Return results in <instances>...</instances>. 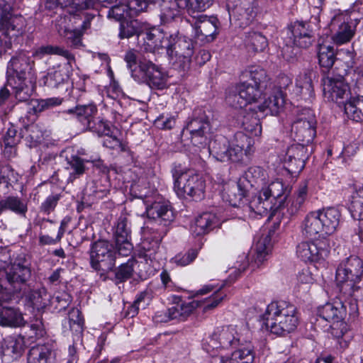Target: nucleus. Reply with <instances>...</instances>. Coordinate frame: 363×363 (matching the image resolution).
<instances>
[{
    "label": "nucleus",
    "instance_id": "f257e3e1",
    "mask_svg": "<svg viewBox=\"0 0 363 363\" xmlns=\"http://www.w3.org/2000/svg\"><path fill=\"white\" fill-rule=\"evenodd\" d=\"M264 318L271 333L282 336L294 331L298 323L296 308L284 301L270 303L267 307Z\"/></svg>",
    "mask_w": 363,
    "mask_h": 363
},
{
    "label": "nucleus",
    "instance_id": "f03ea898",
    "mask_svg": "<svg viewBox=\"0 0 363 363\" xmlns=\"http://www.w3.org/2000/svg\"><path fill=\"white\" fill-rule=\"evenodd\" d=\"M171 173L174 189L179 197L189 196L196 200L203 198L206 181L201 175L180 163L173 164Z\"/></svg>",
    "mask_w": 363,
    "mask_h": 363
},
{
    "label": "nucleus",
    "instance_id": "7ed1b4c3",
    "mask_svg": "<svg viewBox=\"0 0 363 363\" xmlns=\"http://www.w3.org/2000/svg\"><path fill=\"white\" fill-rule=\"evenodd\" d=\"M56 54L67 58L69 62L53 66L48 69L46 75L43 78V83L50 88H57L60 85L67 82L72 72L71 60H74V55L68 50L57 46H42L35 52V55L42 57L45 55Z\"/></svg>",
    "mask_w": 363,
    "mask_h": 363
},
{
    "label": "nucleus",
    "instance_id": "20e7f679",
    "mask_svg": "<svg viewBox=\"0 0 363 363\" xmlns=\"http://www.w3.org/2000/svg\"><path fill=\"white\" fill-rule=\"evenodd\" d=\"M287 191V186L284 185L280 179H276L272 182L267 186L262 187V189L250 200L246 206L250 211L254 212L259 216L267 215L271 211L276 203L274 201H279V205L277 208H281L284 200L282 196L285 195Z\"/></svg>",
    "mask_w": 363,
    "mask_h": 363
},
{
    "label": "nucleus",
    "instance_id": "39448f33",
    "mask_svg": "<svg viewBox=\"0 0 363 363\" xmlns=\"http://www.w3.org/2000/svg\"><path fill=\"white\" fill-rule=\"evenodd\" d=\"M363 273V262L357 256H350L341 263L336 270V281L340 291L352 295L359 289L357 284Z\"/></svg>",
    "mask_w": 363,
    "mask_h": 363
},
{
    "label": "nucleus",
    "instance_id": "423d86ee",
    "mask_svg": "<svg viewBox=\"0 0 363 363\" xmlns=\"http://www.w3.org/2000/svg\"><path fill=\"white\" fill-rule=\"evenodd\" d=\"M30 264L24 256L18 257L4 269H0V280L12 294L20 292L30 279Z\"/></svg>",
    "mask_w": 363,
    "mask_h": 363
},
{
    "label": "nucleus",
    "instance_id": "0eeeda50",
    "mask_svg": "<svg viewBox=\"0 0 363 363\" xmlns=\"http://www.w3.org/2000/svg\"><path fill=\"white\" fill-rule=\"evenodd\" d=\"M13 3L14 0H6L0 9V33L5 40L11 41V45L23 35L26 27L23 16L13 12Z\"/></svg>",
    "mask_w": 363,
    "mask_h": 363
},
{
    "label": "nucleus",
    "instance_id": "6e6552de",
    "mask_svg": "<svg viewBox=\"0 0 363 363\" xmlns=\"http://www.w3.org/2000/svg\"><path fill=\"white\" fill-rule=\"evenodd\" d=\"M359 20L352 13L339 12L331 19L330 26L332 32L331 40L336 45L350 43L354 37Z\"/></svg>",
    "mask_w": 363,
    "mask_h": 363
},
{
    "label": "nucleus",
    "instance_id": "1a4fd4ad",
    "mask_svg": "<svg viewBox=\"0 0 363 363\" xmlns=\"http://www.w3.org/2000/svg\"><path fill=\"white\" fill-rule=\"evenodd\" d=\"M231 25L245 28L250 26L257 14V2L256 0H227Z\"/></svg>",
    "mask_w": 363,
    "mask_h": 363
},
{
    "label": "nucleus",
    "instance_id": "9d476101",
    "mask_svg": "<svg viewBox=\"0 0 363 363\" xmlns=\"http://www.w3.org/2000/svg\"><path fill=\"white\" fill-rule=\"evenodd\" d=\"M116 252L113 245L106 240H98L90 250V264L91 267L101 274L111 271L116 262Z\"/></svg>",
    "mask_w": 363,
    "mask_h": 363
},
{
    "label": "nucleus",
    "instance_id": "9b49d317",
    "mask_svg": "<svg viewBox=\"0 0 363 363\" xmlns=\"http://www.w3.org/2000/svg\"><path fill=\"white\" fill-rule=\"evenodd\" d=\"M173 35L164 33L156 27L145 25L143 30L138 36V47L144 52L155 53L160 49L171 48Z\"/></svg>",
    "mask_w": 363,
    "mask_h": 363
},
{
    "label": "nucleus",
    "instance_id": "f8f14e48",
    "mask_svg": "<svg viewBox=\"0 0 363 363\" xmlns=\"http://www.w3.org/2000/svg\"><path fill=\"white\" fill-rule=\"evenodd\" d=\"M330 245L327 239L300 242L296 247L297 256L305 262H319L329 255Z\"/></svg>",
    "mask_w": 363,
    "mask_h": 363
},
{
    "label": "nucleus",
    "instance_id": "ddd939ff",
    "mask_svg": "<svg viewBox=\"0 0 363 363\" xmlns=\"http://www.w3.org/2000/svg\"><path fill=\"white\" fill-rule=\"evenodd\" d=\"M186 129L191 135V143L199 147L208 144L211 126L208 117L204 111L195 112L194 118L187 123Z\"/></svg>",
    "mask_w": 363,
    "mask_h": 363
},
{
    "label": "nucleus",
    "instance_id": "4468645a",
    "mask_svg": "<svg viewBox=\"0 0 363 363\" xmlns=\"http://www.w3.org/2000/svg\"><path fill=\"white\" fill-rule=\"evenodd\" d=\"M315 124L313 113L311 110H305L292 124L294 140L301 142L305 146L311 143L315 136Z\"/></svg>",
    "mask_w": 363,
    "mask_h": 363
},
{
    "label": "nucleus",
    "instance_id": "2eb2a0df",
    "mask_svg": "<svg viewBox=\"0 0 363 363\" xmlns=\"http://www.w3.org/2000/svg\"><path fill=\"white\" fill-rule=\"evenodd\" d=\"M139 77L135 80L138 82H145L152 89H163L167 86V75L158 65L151 60L143 58L140 61Z\"/></svg>",
    "mask_w": 363,
    "mask_h": 363
},
{
    "label": "nucleus",
    "instance_id": "dca6fc26",
    "mask_svg": "<svg viewBox=\"0 0 363 363\" xmlns=\"http://www.w3.org/2000/svg\"><path fill=\"white\" fill-rule=\"evenodd\" d=\"M235 328L233 326H225L217 328L209 338L207 344L205 345V350L211 356L216 354L214 350L219 348H228L230 346H237L240 342V339Z\"/></svg>",
    "mask_w": 363,
    "mask_h": 363
},
{
    "label": "nucleus",
    "instance_id": "f3484780",
    "mask_svg": "<svg viewBox=\"0 0 363 363\" xmlns=\"http://www.w3.org/2000/svg\"><path fill=\"white\" fill-rule=\"evenodd\" d=\"M113 237L118 255L128 256L133 250L130 223L126 216H121L113 227Z\"/></svg>",
    "mask_w": 363,
    "mask_h": 363
},
{
    "label": "nucleus",
    "instance_id": "a211bd4d",
    "mask_svg": "<svg viewBox=\"0 0 363 363\" xmlns=\"http://www.w3.org/2000/svg\"><path fill=\"white\" fill-rule=\"evenodd\" d=\"M6 73L9 84H12L13 78L25 79L35 77L32 71L30 59L23 52L18 53L11 59L8 63Z\"/></svg>",
    "mask_w": 363,
    "mask_h": 363
},
{
    "label": "nucleus",
    "instance_id": "6ab92c4d",
    "mask_svg": "<svg viewBox=\"0 0 363 363\" xmlns=\"http://www.w3.org/2000/svg\"><path fill=\"white\" fill-rule=\"evenodd\" d=\"M345 76L337 77H326L322 79L324 96L328 101L338 102L339 99H347L350 95V88L344 80Z\"/></svg>",
    "mask_w": 363,
    "mask_h": 363
},
{
    "label": "nucleus",
    "instance_id": "aec40b11",
    "mask_svg": "<svg viewBox=\"0 0 363 363\" xmlns=\"http://www.w3.org/2000/svg\"><path fill=\"white\" fill-rule=\"evenodd\" d=\"M307 159V147L304 144H294L286 150L284 157V167L291 174L299 173L304 168Z\"/></svg>",
    "mask_w": 363,
    "mask_h": 363
},
{
    "label": "nucleus",
    "instance_id": "412c9836",
    "mask_svg": "<svg viewBox=\"0 0 363 363\" xmlns=\"http://www.w3.org/2000/svg\"><path fill=\"white\" fill-rule=\"evenodd\" d=\"M217 20L209 19L206 16H199L194 25L195 38L202 43H208L214 40L217 32Z\"/></svg>",
    "mask_w": 363,
    "mask_h": 363
},
{
    "label": "nucleus",
    "instance_id": "4be33fe9",
    "mask_svg": "<svg viewBox=\"0 0 363 363\" xmlns=\"http://www.w3.org/2000/svg\"><path fill=\"white\" fill-rule=\"evenodd\" d=\"M200 306L197 300L191 301H179L167 309V315L164 318H157V320L169 321L171 320H185L192 312Z\"/></svg>",
    "mask_w": 363,
    "mask_h": 363
},
{
    "label": "nucleus",
    "instance_id": "5701e85b",
    "mask_svg": "<svg viewBox=\"0 0 363 363\" xmlns=\"http://www.w3.org/2000/svg\"><path fill=\"white\" fill-rule=\"evenodd\" d=\"M310 23L296 21L291 27L294 45L301 48L309 47L313 40V30L310 28Z\"/></svg>",
    "mask_w": 363,
    "mask_h": 363
},
{
    "label": "nucleus",
    "instance_id": "b1692460",
    "mask_svg": "<svg viewBox=\"0 0 363 363\" xmlns=\"http://www.w3.org/2000/svg\"><path fill=\"white\" fill-rule=\"evenodd\" d=\"M149 218L160 222L164 226L169 225L174 218L171 206L164 201H158L152 203L146 208Z\"/></svg>",
    "mask_w": 363,
    "mask_h": 363
},
{
    "label": "nucleus",
    "instance_id": "393cba45",
    "mask_svg": "<svg viewBox=\"0 0 363 363\" xmlns=\"http://www.w3.org/2000/svg\"><path fill=\"white\" fill-rule=\"evenodd\" d=\"M346 314V306L342 300H335L327 303L320 307L318 311V316L328 323H339Z\"/></svg>",
    "mask_w": 363,
    "mask_h": 363
},
{
    "label": "nucleus",
    "instance_id": "a878e982",
    "mask_svg": "<svg viewBox=\"0 0 363 363\" xmlns=\"http://www.w3.org/2000/svg\"><path fill=\"white\" fill-rule=\"evenodd\" d=\"M301 230L302 233L306 237L315 238L318 236L322 239H326L327 237L317 211H311L306 216L302 222Z\"/></svg>",
    "mask_w": 363,
    "mask_h": 363
},
{
    "label": "nucleus",
    "instance_id": "bb28decb",
    "mask_svg": "<svg viewBox=\"0 0 363 363\" xmlns=\"http://www.w3.org/2000/svg\"><path fill=\"white\" fill-rule=\"evenodd\" d=\"M173 35V40H171V48H167V53L171 57H183L189 59L194 53V45L191 40L185 37L178 38L177 35Z\"/></svg>",
    "mask_w": 363,
    "mask_h": 363
},
{
    "label": "nucleus",
    "instance_id": "cd10ccee",
    "mask_svg": "<svg viewBox=\"0 0 363 363\" xmlns=\"http://www.w3.org/2000/svg\"><path fill=\"white\" fill-rule=\"evenodd\" d=\"M142 234V248L145 252H149L150 256L155 255L160 247L164 232L160 231L153 226L150 227L147 225L143 228Z\"/></svg>",
    "mask_w": 363,
    "mask_h": 363
},
{
    "label": "nucleus",
    "instance_id": "c85d7f7f",
    "mask_svg": "<svg viewBox=\"0 0 363 363\" xmlns=\"http://www.w3.org/2000/svg\"><path fill=\"white\" fill-rule=\"evenodd\" d=\"M321 219L322 225L326 236L333 235L339 226L341 213L334 207L323 208L317 210Z\"/></svg>",
    "mask_w": 363,
    "mask_h": 363
},
{
    "label": "nucleus",
    "instance_id": "c756f323",
    "mask_svg": "<svg viewBox=\"0 0 363 363\" xmlns=\"http://www.w3.org/2000/svg\"><path fill=\"white\" fill-rule=\"evenodd\" d=\"M23 315L18 308L4 306L0 308V326L19 328L25 325Z\"/></svg>",
    "mask_w": 363,
    "mask_h": 363
},
{
    "label": "nucleus",
    "instance_id": "7c9ffc66",
    "mask_svg": "<svg viewBox=\"0 0 363 363\" xmlns=\"http://www.w3.org/2000/svg\"><path fill=\"white\" fill-rule=\"evenodd\" d=\"M246 191L238 182H231L227 184L224 188L223 196L226 198L229 203L234 207H242L244 211L250 212L246 207L247 204H244Z\"/></svg>",
    "mask_w": 363,
    "mask_h": 363
},
{
    "label": "nucleus",
    "instance_id": "2f4dec72",
    "mask_svg": "<svg viewBox=\"0 0 363 363\" xmlns=\"http://www.w3.org/2000/svg\"><path fill=\"white\" fill-rule=\"evenodd\" d=\"M14 90L16 99L19 101L28 102L35 89V77L16 79L10 84Z\"/></svg>",
    "mask_w": 363,
    "mask_h": 363
},
{
    "label": "nucleus",
    "instance_id": "473e14b6",
    "mask_svg": "<svg viewBox=\"0 0 363 363\" xmlns=\"http://www.w3.org/2000/svg\"><path fill=\"white\" fill-rule=\"evenodd\" d=\"M186 0H163L160 4V18L163 23H167L180 15L181 10L186 9Z\"/></svg>",
    "mask_w": 363,
    "mask_h": 363
},
{
    "label": "nucleus",
    "instance_id": "72a5a7b5",
    "mask_svg": "<svg viewBox=\"0 0 363 363\" xmlns=\"http://www.w3.org/2000/svg\"><path fill=\"white\" fill-rule=\"evenodd\" d=\"M67 113L74 114L78 121L86 128L96 118L98 112L97 107L94 104L77 106L74 108H70L65 111Z\"/></svg>",
    "mask_w": 363,
    "mask_h": 363
},
{
    "label": "nucleus",
    "instance_id": "f704fd0d",
    "mask_svg": "<svg viewBox=\"0 0 363 363\" xmlns=\"http://www.w3.org/2000/svg\"><path fill=\"white\" fill-rule=\"evenodd\" d=\"M216 216L211 213H203L198 216L191 226L192 233L200 236L208 233L216 223Z\"/></svg>",
    "mask_w": 363,
    "mask_h": 363
},
{
    "label": "nucleus",
    "instance_id": "c9c22d12",
    "mask_svg": "<svg viewBox=\"0 0 363 363\" xmlns=\"http://www.w3.org/2000/svg\"><path fill=\"white\" fill-rule=\"evenodd\" d=\"M337 54L339 55L338 63L335 67L337 74L339 76L347 75L355 65L356 53L354 49L352 48L340 49Z\"/></svg>",
    "mask_w": 363,
    "mask_h": 363
},
{
    "label": "nucleus",
    "instance_id": "e433bc0d",
    "mask_svg": "<svg viewBox=\"0 0 363 363\" xmlns=\"http://www.w3.org/2000/svg\"><path fill=\"white\" fill-rule=\"evenodd\" d=\"M243 79L251 81L252 84L259 87L266 88L267 85L268 77L266 71L258 65H252L245 69L242 72Z\"/></svg>",
    "mask_w": 363,
    "mask_h": 363
},
{
    "label": "nucleus",
    "instance_id": "4c0bfd02",
    "mask_svg": "<svg viewBox=\"0 0 363 363\" xmlns=\"http://www.w3.org/2000/svg\"><path fill=\"white\" fill-rule=\"evenodd\" d=\"M25 347L24 338L21 336H9L4 340L1 350L4 355L18 357Z\"/></svg>",
    "mask_w": 363,
    "mask_h": 363
},
{
    "label": "nucleus",
    "instance_id": "58836bf2",
    "mask_svg": "<svg viewBox=\"0 0 363 363\" xmlns=\"http://www.w3.org/2000/svg\"><path fill=\"white\" fill-rule=\"evenodd\" d=\"M307 196V184L306 183L301 184L287 203V212L291 216L296 214L302 209Z\"/></svg>",
    "mask_w": 363,
    "mask_h": 363
},
{
    "label": "nucleus",
    "instance_id": "ea45409f",
    "mask_svg": "<svg viewBox=\"0 0 363 363\" xmlns=\"http://www.w3.org/2000/svg\"><path fill=\"white\" fill-rule=\"evenodd\" d=\"M294 91L306 101L313 96L314 90L311 74L303 73L296 77Z\"/></svg>",
    "mask_w": 363,
    "mask_h": 363
},
{
    "label": "nucleus",
    "instance_id": "a19ab883",
    "mask_svg": "<svg viewBox=\"0 0 363 363\" xmlns=\"http://www.w3.org/2000/svg\"><path fill=\"white\" fill-rule=\"evenodd\" d=\"M245 43L247 48L252 52H263L268 46L267 38L260 32L249 31L246 33Z\"/></svg>",
    "mask_w": 363,
    "mask_h": 363
},
{
    "label": "nucleus",
    "instance_id": "79ce46f5",
    "mask_svg": "<svg viewBox=\"0 0 363 363\" xmlns=\"http://www.w3.org/2000/svg\"><path fill=\"white\" fill-rule=\"evenodd\" d=\"M318 58L321 67L330 69L336 60L333 46L320 42V39L318 43Z\"/></svg>",
    "mask_w": 363,
    "mask_h": 363
},
{
    "label": "nucleus",
    "instance_id": "37998d69",
    "mask_svg": "<svg viewBox=\"0 0 363 363\" xmlns=\"http://www.w3.org/2000/svg\"><path fill=\"white\" fill-rule=\"evenodd\" d=\"M230 143L225 137L220 136L209 143L208 150L217 160L228 162V150Z\"/></svg>",
    "mask_w": 363,
    "mask_h": 363
},
{
    "label": "nucleus",
    "instance_id": "c03bdc74",
    "mask_svg": "<svg viewBox=\"0 0 363 363\" xmlns=\"http://www.w3.org/2000/svg\"><path fill=\"white\" fill-rule=\"evenodd\" d=\"M284 104L281 92L277 90L274 94L269 96L264 100L262 104L258 106L260 112L264 113L268 111L266 114L269 113L271 115H277Z\"/></svg>",
    "mask_w": 363,
    "mask_h": 363
},
{
    "label": "nucleus",
    "instance_id": "a18cd8bd",
    "mask_svg": "<svg viewBox=\"0 0 363 363\" xmlns=\"http://www.w3.org/2000/svg\"><path fill=\"white\" fill-rule=\"evenodd\" d=\"M238 347L231 354L236 363H252L255 359L254 347L250 342L237 345Z\"/></svg>",
    "mask_w": 363,
    "mask_h": 363
},
{
    "label": "nucleus",
    "instance_id": "49530a36",
    "mask_svg": "<svg viewBox=\"0 0 363 363\" xmlns=\"http://www.w3.org/2000/svg\"><path fill=\"white\" fill-rule=\"evenodd\" d=\"M243 129L253 136H259L262 133V125L259 116L252 111H247L242 121Z\"/></svg>",
    "mask_w": 363,
    "mask_h": 363
},
{
    "label": "nucleus",
    "instance_id": "de8ad7c7",
    "mask_svg": "<svg viewBox=\"0 0 363 363\" xmlns=\"http://www.w3.org/2000/svg\"><path fill=\"white\" fill-rule=\"evenodd\" d=\"M272 248V238L269 233L263 235L256 244L255 262L259 266L266 259Z\"/></svg>",
    "mask_w": 363,
    "mask_h": 363
},
{
    "label": "nucleus",
    "instance_id": "09e8293b",
    "mask_svg": "<svg viewBox=\"0 0 363 363\" xmlns=\"http://www.w3.org/2000/svg\"><path fill=\"white\" fill-rule=\"evenodd\" d=\"M145 25L137 20L123 21L120 24L119 38L121 39L129 38L135 35H137L138 43V36L143 30Z\"/></svg>",
    "mask_w": 363,
    "mask_h": 363
},
{
    "label": "nucleus",
    "instance_id": "8fccbe9b",
    "mask_svg": "<svg viewBox=\"0 0 363 363\" xmlns=\"http://www.w3.org/2000/svg\"><path fill=\"white\" fill-rule=\"evenodd\" d=\"M60 98H48L46 99H30L28 103V113L38 114L45 110L61 104Z\"/></svg>",
    "mask_w": 363,
    "mask_h": 363
},
{
    "label": "nucleus",
    "instance_id": "3c124183",
    "mask_svg": "<svg viewBox=\"0 0 363 363\" xmlns=\"http://www.w3.org/2000/svg\"><path fill=\"white\" fill-rule=\"evenodd\" d=\"M238 86L247 104L256 102L261 97L264 89V88L252 84V83L247 80L240 83Z\"/></svg>",
    "mask_w": 363,
    "mask_h": 363
},
{
    "label": "nucleus",
    "instance_id": "603ef678",
    "mask_svg": "<svg viewBox=\"0 0 363 363\" xmlns=\"http://www.w3.org/2000/svg\"><path fill=\"white\" fill-rule=\"evenodd\" d=\"M28 298L33 308L38 311L44 309L50 301V296L45 287L31 290L28 295Z\"/></svg>",
    "mask_w": 363,
    "mask_h": 363
},
{
    "label": "nucleus",
    "instance_id": "864d4df0",
    "mask_svg": "<svg viewBox=\"0 0 363 363\" xmlns=\"http://www.w3.org/2000/svg\"><path fill=\"white\" fill-rule=\"evenodd\" d=\"M345 112L348 118L355 121L363 120V96L347 102L345 104Z\"/></svg>",
    "mask_w": 363,
    "mask_h": 363
},
{
    "label": "nucleus",
    "instance_id": "5fc2aeb1",
    "mask_svg": "<svg viewBox=\"0 0 363 363\" xmlns=\"http://www.w3.org/2000/svg\"><path fill=\"white\" fill-rule=\"evenodd\" d=\"M51 350L48 345H38L33 347L28 354V363H48Z\"/></svg>",
    "mask_w": 363,
    "mask_h": 363
},
{
    "label": "nucleus",
    "instance_id": "6e6d98bb",
    "mask_svg": "<svg viewBox=\"0 0 363 363\" xmlns=\"http://www.w3.org/2000/svg\"><path fill=\"white\" fill-rule=\"evenodd\" d=\"M231 143L240 148L246 156H250L255 152L254 140L242 132L236 133Z\"/></svg>",
    "mask_w": 363,
    "mask_h": 363
},
{
    "label": "nucleus",
    "instance_id": "4d7b16f0",
    "mask_svg": "<svg viewBox=\"0 0 363 363\" xmlns=\"http://www.w3.org/2000/svg\"><path fill=\"white\" fill-rule=\"evenodd\" d=\"M349 209L354 218H363V188H354Z\"/></svg>",
    "mask_w": 363,
    "mask_h": 363
},
{
    "label": "nucleus",
    "instance_id": "13d9d810",
    "mask_svg": "<svg viewBox=\"0 0 363 363\" xmlns=\"http://www.w3.org/2000/svg\"><path fill=\"white\" fill-rule=\"evenodd\" d=\"M67 169L69 171L68 181L73 182L84 174L86 171L84 160L77 155H72L67 158Z\"/></svg>",
    "mask_w": 363,
    "mask_h": 363
},
{
    "label": "nucleus",
    "instance_id": "bf43d9fd",
    "mask_svg": "<svg viewBox=\"0 0 363 363\" xmlns=\"http://www.w3.org/2000/svg\"><path fill=\"white\" fill-rule=\"evenodd\" d=\"M4 200L6 209L9 210L16 215L25 216L28 211L27 202L18 196H9Z\"/></svg>",
    "mask_w": 363,
    "mask_h": 363
},
{
    "label": "nucleus",
    "instance_id": "052dcab7",
    "mask_svg": "<svg viewBox=\"0 0 363 363\" xmlns=\"http://www.w3.org/2000/svg\"><path fill=\"white\" fill-rule=\"evenodd\" d=\"M69 326V330L76 334H81L83 331L84 320L81 312L77 308H72L69 313L68 319L65 320L64 327Z\"/></svg>",
    "mask_w": 363,
    "mask_h": 363
},
{
    "label": "nucleus",
    "instance_id": "680f3d73",
    "mask_svg": "<svg viewBox=\"0 0 363 363\" xmlns=\"http://www.w3.org/2000/svg\"><path fill=\"white\" fill-rule=\"evenodd\" d=\"M124 61L126 63V67L129 72H130L131 77L135 79V78L139 77V72L140 69V61L139 60L138 63L137 62L138 55L137 51L134 49L128 50L123 57ZM143 59H142L143 60Z\"/></svg>",
    "mask_w": 363,
    "mask_h": 363
},
{
    "label": "nucleus",
    "instance_id": "e2e57ef3",
    "mask_svg": "<svg viewBox=\"0 0 363 363\" xmlns=\"http://www.w3.org/2000/svg\"><path fill=\"white\" fill-rule=\"evenodd\" d=\"M223 286V285L220 286L216 290V292H214L213 294L208 298L199 301L200 302L199 307H203V311L204 313L213 310L224 300L226 295L220 291Z\"/></svg>",
    "mask_w": 363,
    "mask_h": 363
},
{
    "label": "nucleus",
    "instance_id": "0e129e2a",
    "mask_svg": "<svg viewBox=\"0 0 363 363\" xmlns=\"http://www.w3.org/2000/svg\"><path fill=\"white\" fill-rule=\"evenodd\" d=\"M90 26V18H88L83 22L82 26V30L74 29V30H66L65 38L71 46L78 48L82 45V36L83 35L82 30L87 29Z\"/></svg>",
    "mask_w": 363,
    "mask_h": 363
},
{
    "label": "nucleus",
    "instance_id": "69168bd1",
    "mask_svg": "<svg viewBox=\"0 0 363 363\" xmlns=\"http://www.w3.org/2000/svg\"><path fill=\"white\" fill-rule=\"evenodd\" d=\"M245 179L252 186L255 184H264L267 178V172L260 167H250L245 172Z\"/></svg>",
    "mask_w": 363,
    "mask_h": 363
},
{
    "label": "nucleus",
    "instance_id": "338daca9",
    "mask_svg": "<svg viewBox=\"0 0 363 363\" xmlns=\"http://www.w3.org/2000/svg\"><path fill=\"white\" fill-rule=\"evenodd\" d=\"M108 18L114 19L117 21H121L128 17L130 18V13L128 12V8L125 0H120L119 4L111 7L108 11Z\"/></svg>",
    "mask_w": 363,
    "mask_h": 363
},
{
    "label": "nucleus",
    "instance_id": "774afa93",
    "mask_svg": "<svg viewBox=\"0 0 363 363\" xmlns=\"http://www.w3.org/2000/svg\"><path fill=\"white\" fill-rule=\"evenodd\" d=\"M86 128L90 131L96 133L98 135L101 136L111 133V127L107 121H104L99 118H95Z\"/></svg>",
    "mask_w": 363,
    "mask_h": 363
}]
</instances>
